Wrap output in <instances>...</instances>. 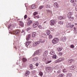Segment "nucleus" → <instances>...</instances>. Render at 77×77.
Instances as JSON below:
<instances>
[{
  "instance_id": "nucleus-1",
  "label": "nucleus",
  "mask_w": 77,
  "mask_h": 77,
  "mask_svg": "<svg viewBox=\"0 0 77 77\" xmlns=\"http://www.w3.org/2000/svg\"><path fill=\"white\" fill-rule=\"evenodd\" d=\"M59 41V39L58 38H54L52 40V43L54 44H57Z\"/></svg>"
},
{
  "instance_id": "nucleus-2",
  "label": "nucleus",
  "mask_w": 77,
  "mask_h": 77,
  "mask_svg": "<svg viewBox=\"0 0 77 77\" xmlns=\"http://www.w3.org/2000/svg\"><path fill=\"white\" fill-rule=\"evenodd\" d=\"M19 33L20 32L18 30H17L15 31H12L10 32V33L11 34V35H14V34H15V35H17V34H19Z\"/></svg>"
},
{
  "instance_id": "nucleus-3",
  "label": "nucleus",
  "mask_w": 77,
  "mask_h": 77,
  "mask_svg": "<svg viewBox=\"0 0 77 77\" xmlns=\"http://www.w3.org/2000/svg\"><path fill=\"white\" fill-rule=\"evenodd\" d=\"M41 52V50L36 51L34 52V54L33 55V56H35L36 55V54H39Z\"/></svg>"
},
{
  "instance_id": "nucleus-4",
  "label": "nucleus",
  "mask_w": 77,
  "mask_h": 77,
  "mask_svg": "<svg viewBox=\"0 0 77 77\" xmlns=\"http://www.w3.org/2000/svg\"><path fill=\"white\" fill-rule=\"evenodd\" d=\"M56 20H53L50 21V23H51V26H53L54 25V24L56 23Z\"/></svg>"
},
{
  "instance_id": "nucleus-5",
  "label": "nucleus",
  "mask_w": 77,
  "mask_h": 77,
  "mask_svg": "<svg viewBox=\"0 0 77 77\" xmlns=\"http://www.w3.org/2000/svg\"><path fill=\"white\" fill-rule=\"evenodd\" d=\"M38 24H39V23H38V22H36L34 23L33 25V28H35L36 27H37V26H38Z\"/></svg>"
},
{
  "instance_id": "nucleus-6",
  "label": "nucleus",
  "mask_w": 77,
  "mask_h": 77,
  "mask_svg": "<svg viewBox=\"0 0 77 77\" xmlns=\"http://www.w3.org/2000/svg\"><path fill=\"white\" fill-rule=\"evenodd\" d=\"M64 58L63 57L60 58L57 60V61L58 63H59V62H60L61 61H63V60H64Z\"/></svg>"
},
{
  "instance_id": "nucleus-7",
  "label": "nucleus",
  "mask_w": 77,
  "mask_h": 77,
  "mask_svg": "<svg viewBox=\"0 0 77 77\" xmlns=\"http://www.w3.org/2000/svg\"><path fill=\"white\" fill-rule=\"evenodd\" d=\"M40 43V42L39 41H37L36 42H34L33 44V46H36L38 45H39Z\"/></svg>"
},
{
  "instance_id": "nucleus-8",
  "label": "nucleus",
  "mask_w": 77,
  "mask_h": 77,
  "mask_svg": "<svg viewBox=\"0 0 77 77\" xmlns=\"http://www.w3.org/2000/svg\"><path fill=\"white\" fill-rule=\"evenodd\" d=\"M19 25L20 26H21L22 27H24V23L22 21H20L19 22Z\"/></svg>"
},
{
  "instance_id": "nucleus-9",
  "label": "nucleus",
  "mask_w": 77,
  "mask_h": 77,
  "mask_svg": "<svg viewBox=\"0 0 77 77\" xmlns=\"http://www.w3.org/2000/svg\"><path fill=\"white\" fill-rule=\"evenodd\" d=\"M45 69L47 72H49L51 69V67H46L45 68Z\"/></svg>"
},
{
  "instance_id": "nucleus-10",
  "label": "nucleus",
  "mask_w": 77,
  "mask_h": 77,
  "mask_svg": "<svg viewBox=\"0 0 77 77\" xmlns=\"http://www.w3.org/2000/svg\"><path fill=\"white\" fill-rule=\"evenodd\" d=\"M66 38L65 37H62L60 39L61 41H63V42H64L66 41Z\"/></svg>"
},
{
  "instance_id": "nucleus-11",
  "label": "nucleus",
  "mask_w": 77,
  "mask_h": 77,
  "mask_svg": "<svg viewBox=\"0 0 77 77\" xmlns=\"http://www.w3.org/2000/svg\"><path fill=\"white\" fill-rule=\"evenodd\" d=\"M72 61H74L73 59H71L68 61V64L69 65H72Z\"/></svg>"
},
{
  "instance_id": "nucleus-12",
  "label": "nucleus",
  "mask_w": 77,
  "mask_h": 77,
  "mask_svg": "<svg viewBox=\"0 0 77 77\" xmlns=\"http://www.w3.org/2000/svg\"><path fill=\"white\" fill-rule=\"evenodd\" d=\"M72 13L71 12H69L67 15V17H72Z\"/></svg>"
},
{
  "instance_id": "nucleus-13",
  "label": "nucleus",
  "mask_w": 77,
  "mask_h": 77,
  "mask_svg": "<svg viewBox=\"0 0 77 77\" xmlns=\"http://www.w3.org/2000/svg\"><path fill=\"white\" fill-rule=\"evenodd\" d=\"M54 6L56 8H59V6L57 2H55L54 4Z\"/></svg>"
},
{
  "instance_id": "nucleus-14",
  "label": "nucleus",
  "mask_w": 77,
  "mask_h": 77,
  "mask_svg": "<svg viewBox=\"0 0 77 77\" xmlns=\"http://www.w3.org/2000/svg\"><path fill=\"white\" fill-rule=\"evenodd\" d=\"M68 18H69V21H73V20L74 19V17H71Z\"/></svg>"
},
{
  "instance_id": "nucleus-15",
  "label": "nucleus",
  "mask_w": 77,
  "mask_h": 77,
  "mask_svg": "<svg viewBox=\"0 0 77 77\" xmlns=\"http://www.w3.org/2000/svg\"><path fill=\"white\" fill-rule=\"evenodd\" d=\"M32 23V21L31 20H29V21L27 23V26H29Z\"/></svg>"
},
{
  "instance_id": "nucleus-16",
  "label": "nucleus",
  "mask_w": 77,
  "mask_h": 77,
  "mask_svg": "<svg viewBox=\"0 0 77 77\" xmlns=\"http://www.w3.org/2000/svg\"><path fill=\"white\" fill-rule=\"evenodd\" d=\"M31 36V35L30 34H29L27 36H26V40L29 41Z\"/></svg>"
},
{
  "instance_id": "nucleus-17",
  "label": "nucleus",
  "mask_w": 77,
  "mask_h": 77,
  "mask_svg": "<svg viewBox=\"0 0 77 77\" xmlns=\"http://www.w3.org/2000/svg\"><path fill=\"white\" fill-rule=\"evenodd\" d=\"M62 49H63L62 47H59V48H57V50L58 51H62Z\"/></svg>"
},
{
  "instance_id": "nucleus-18",
  "label": "nucleus",
  "mask_w": 77,
  "mask_h": 77,
  "mask_svg": "<svg viewBox=\"0 0 77 77\" xmlns=\"http://www.w3.org/2000/svg\"><path fill=\"white\" fill-rule=\"evenodd\" d=\"M48 54V51H45L43 54V56H46Z\"/></svg>"
},
{
  "instance_id": "nucleus-19",
  "label": "nucleus",
  "mask_w": 77,
  "mask_h": 77,
  "mask_svg": "<svg viewBox=\"0 0 77 77\" xmlns=\"http://www.w3.org/2000/svg\"><path fill=\"white\" fill-rule=\"evenodd\" d=\"M76 66H75L72 65L71 67H70V69L71 70L74 69H75L76 68Z\"/></svg>"
},
{
  "instance_id": "nucleus-20",
  "label": "nucleus",
  "mask_w": 77,
  "mask_h": 77,
  "mask_svg": "<svg viewBox=\"0 0 77 77\" xmlns=\"http://www.w3.org/2000/svg\"><path fill=\"white\" fill-rule=\"evenodd\" d=\"M32 60H34V61H37L38 60V57H34Z\"/></svg>"
},
{
  "instance_id": "nucleus-21",
  "label": "nucleus",
  "mask_w": 77,
  "mask_h": 77,
  "mask_svg": "<svg viewBox=\"0 0 77 77\" xmlns=\"http://www.w3.org/2000/svg\"><path fill=\"white\" fill-rule=\"evenodd\" d=\"M21 33H22V35H23L24 36L25 35L26 33H25V32L24 31V30L23 29H22V31H21Z\"/></svg>"
},
{
  "instance_id": "nucleus-22",
  "label": "nucleus",
  "mask_w": 77,
  "mask_h": 77,
  "mask_svg": "<svg viewBox=\"0 0 77 77\" xmlns=\"http://www.w3.org/2000/svg\"><path fill=\"white\" fill-rule=\"evenodd\" d=\"M29 74H30V72H29V71H27L25 72V75L26 76H27L28 75H29Z\"/></svg>"
},
{
  "instance_id": "nucleus-23",
  "label": "nucleus",
  "mask_w": 77,
  "mask_h": 77,
  "mask_svg": "<svg viewBox=\"0 0 77 77\" xmlns=\"http://www.w3.org/2000/svg\"><path fill=\"white\" fill-rule=\"evenodd\" d=\"M64 18H65V17L62 16H60L58 17V19L60 20H63V19H64Z\"/></svg>"
},
{
  "instance_id": "nucleus-24",
  "label": "nucleus",
  "mask_w": 77,
  "mask_h": 77,
  "mask_svg": "<svg viewBox=\"0 0 77 77\" xmlns=\"http://www.w3.org/2000/svg\"><path fill=\"white\" fill-rule=\"evenodd\" d=\"M64 76V74H60L58 75V77H63Z\"/></svg>"
},
{
  "instance_id": "nucleus-25",
  "label": "nucleus",
  "mask_w": 77,
  "mask_h": 77,
  "mask_svg": "<svg viewBox=\"0 0 77 77\" xmlns=\"http://www.w3.org/2000/svg\"><path fill=\"white\" fill-rule=\"evenodd\" d=\"M50 54H51V55H54V54H55V52L54 51H52L50 52Z\"/></svg>"
},
{
  "instance_id": "nucleus-26",
  "label": "nucleus",
  "mask_w": 77,
  "mask_h": 77,
  "mask_svg": "<svg viewBox=\"0 0 77 77\" xmlns=\"http://www.w3.org/2000/svg\"><path fill=\"white\" fill-rule=\"evenodd\" d=\"M31 8L33 9H35L36 8V5L34 4L32 5L31 7Z\"/></svg>"
},
{
  "instance_id": "nucleus-27",
  "label": "nucleus",
  "mask_w": 77,
  "mask_h": 77,
  "mask_svg": "<svg viewBox=\"0 0 77 77\" xmlns=\"http://www.w3.org/2000/svg\"><path fill=\"white\" fill-rule=\"evenodd\" d=\"M36 32H33L32 33V36L33 38L35 37L36 36Z\"/></svg>"
},
{
  "instance_id": "nucleus-28",
  "label": "nucleus",
  "mask_w": 77,
  "mask_h": 77,
  "mask_svg": "<svg viewBox=\"0 0 77 77\" xmlns=\"http://www.w3.org/2000/svg\"><path fill=\"white\" fill-rule=\"evenodd\" d=\"M77 2L76 0H71V2L72 3H75Z\"/></svg>"
},
{
  "instance_id": "nucleus-29",
  "label": "nucleus",
  "mask_w": 77,
  "mask_h": 77,
  "mask_svg": "<svg viewBox=\"0 0 77 77\" xmlns=\"http://www.w3.org/2000/svg\"><path fill=\"white\" fill-rule=\"evenodd\" d=\"M51 60H47V61L46 62V64H48V63H51Z\"/></svg>"
},
{
  "instance_id": "nucleus-30",
  "label": "nucleus",
  "mask_w": 77,
  "mask_h": 77,
  "mask_svg": "<svg viewBox=\"0 0 77 77\" xmlns=\"http://www.w3.org/2000/svg\"><path fill=\"white\" fill-rule=\"evenodd\" d=\"M43 60L44 62H46V60H47V58H46V56H45V57H44L43 59Z\"/></svg>"
},
{
  "instance_id": "nucleus-31",
  "label": "nucleus",
  "mask_w": 77,
  "mask_h": 77,
  "mask_svg": "<svg viewBox=\"0 0 77 77\" xmlns=\"http://www.w3.org/2000/svg\"><path fill=\"white\" fill-rule=\"evenodd\" d=\"M44 7V6L43 5H41L39 7V9L41 10V9H42Z\"/></svg>"
},
{
  "instance_id": "nucleus-32",
  "label": "nucleus",
  "mask_w": 77,
  "mask_h": 77,
  "mask_svg": "<svg viewBox=\"0 0 77 77\" xmlns=\"http://www.w3.org/2000/svg\"><path fill=\"white\" fill-rule=\"evenodd\" d=\"M58 24L62 25L63 24V22L62 21H60L58 22Z\"/></svg>"
},
{
  "instance_id": "nucleus-33",
  "label": "nucleus",
  "mask_w": 77,
  "mask_h": 77,
  "mask_svg": "<svg viewBox=\"0 0 77 77\" xmlns=\"http://www.w3.org/2000/svg\"><path fill=\"white\" fill-rule=\"evenodd\" d=\"M72 75V74L69 73L67 74V77H70Z\"/></svg>"
},
{
  "instance_id": "nucleus-34",
  "label": "nucleus",
  "mask_w": 77,
  "mask_h": 77,
  "mask_svg": "<svg viewBox=\"0 0 77 77\" xmlns=\"http://www.w3.org/2000/svg\"><path fill=\"white\" fill-rule=\"evenodd\" d=\"M23 62H26L27 61V59L25 58H23Z\"/></svg>"
},
{
  "instance_id": "nucleus-35",
  "label": "nucleus",
  "mask_w": 77,
  "mask_h": 77,
  "mask_svg": "<svg viewBox=\"0 0 77 77\" xmlns=\"http://www.w3.org/2000/svg\"><path fill=\"white\" fill-rule=\"evenodd\" d=\"M67 28H69V27H71V24L70 23H68L67 25Z\"/></svg>"
},
{
  "instance_id": "nucleus-36",
  "label": "nucleus",
  "mask_w": 77,
  "mask_h": 77,
  "mask_svg": "<svg viewBox=\"0 0 77 77\" xmlns=\"http://www.w3.org/2000/svg\"><path fill=\"white\" fill-rule=\"evenodd\" d=\"M45 41V40L41 39L40 40V42L41 43H43V42H44Z\"/></svg>"
},
{
  "instance_id": "nucleus-37",
  "label": "nucleus",
  "mask_w": 77,
  "mask_h": 77,
  "mask_svg": "<svg viewBox=\"0 0 77 77\" xmlns=\"http://www.w3.org/2000/svg\"><path fill=\"white\" fill-rule=\"evenodd\" d=\"M74 30L75 32V33L76 34V33L77 32V30H76V28H75V27H74Z\"/></svg>"
},
{
  "instance_id": "nucleus-38",
  "label": "nucleus",
  "mask_w": 77,
  "mask_h": 77,
  "mask_svg": "<svg viewBox=\"0 0 77 77\" xmlns=\"http://www.w3.org/2000/svg\"><path fill=\"white\" fill-rule=\"evenodd\" d=\"M39 74L41 76H42V75H43V73H42V72H40L39 73Z\"/></svg>"
},
{
  "instance_id": "nucleus-39",
  "label": "nucleus",
  "mask_w": 77,
  "mask_h": 77,
  "mask_svg": "<svg viewBox=\"0 0 77 77\" xmlns=\"http://www.w3.org/2000/svg\"><path fill=\"white\" fill-rule=\"evenodd\" d=\"M52 58H53V59H56L57 58L56 55H53L52 57Z\"/></svg>"
},
{
  "instance_id": "nucleus-40",
  "label": "nucleus",
  "mask_w": 77,
  "mask_h": 77,
  "mask_svg": "<svg viewBox=\"0 0 77 77\" xmlns=\"http://www.w3.org/2000/svg\"><path fill=\"white\" fill-rule=\"evenodd\" d=\"M38 12H36V11H35L34 13H33V15H34V16H35V15H36L37 14H38Z\"/></svg>"
},
{
  "instance_id": "nucleus-41",
  "label": "nucleus",
  "mask_w": 77,
  "mask_h": 77,
  "mask_svg": "<svg viewBox=\"0 0 77 77\" xmlns=\"http://www.w3.org/2000/svg\"><path fill=\"white\" fill-rule=\"evenodd\" d=\"M29 68L30 69H33V66L32 64H31L30 65Z\"/></svg>"
},
{
  "instance_id": "nucleus-42",
  "label": "nucleus",
  "mask_w": 77,
  "mask_h": 77,
  "mask_svg": "<svg viewBox=\"0 0 77 77\" xmlns=\"http://www.w3.org/2000/svg\"><path fill=\"white\" fill-rule=\"evenodd\" d=\"M49 7H50V6L49 5H46V8H47V9H48V8H49Z\"/></svg>"
},
{
  "instance_id": "nucleus-43",
  "label": "nucleus",
  "mask_w": 77,
  "mask_h": 77,
  "mask_svg": "<svg viewBox=\"0 0 77 77\" xmlns=\"http://www.w3.org/2000/svg\"><path fill=\"white\" fill-rule=\"evenodd\" d=\"M29 45V43L28 42H26V47H28V45Z\"/></svg>"
},
{
  "instance_id": "nucleus-44",
  "label": "nucleus",
  "mask_w": 77,
  "mask_h": 77,
  "mask_svg": "<svg viewBox=\"0 0 77 77\" xmlns=\"http://www.w3.org/2000/svg\"><path fill=\"white\" fill-rule=\"evenodd\" d=\"M30 29H31V28H30V27L28 28L27 29H26V31L27 32H28V31H29V30H30Z\"/></svg>"
},
{
  "instance_id": "nucleus-45",
  "label": "nucleus",
  "mask_w": 77,
  "mask_h": 77,
  "mask_svg": "<svg viewBox=\"0 0 77 77\" xmlns=\"http://www.w3.org/2000/svg\"><path fill=\"white\" fill-rule=\"evenodd\" d=\"M70 47L72 48H74V45H71Z\"/></svg>"
},
{
  "instance_id": "nucleus-46",
  "label": "nucleus",
  "mask_w": 77,
  "mask_h": 77,
  "mask_svg": "<svg viewBox=\"0 0 77 77\" xmlns=\"http://www.w3.org/2000/svg\"><path fill=\"white\" fill-rule=\"evenodd\" d=\"M53 38V36H52V35H49V39H51V38Z\"/></svg>"
},
{
  "instance_id": "nucleus-47",
  "label": "nucleus",
  "mask_w": 77,
  "mask_h": 77,
  "mask_svg": "<svg viewBox=\"0 0 77 77\" xmlns=\"http://www.w3.org/2000/svg\"><path fill=\"white\" fill-rule=\"evenodd\" d=\"M38 28L40 29H42V26H41V25H39L38 26Z\"/></svg>"
},
{
  "instance_id": "nucleus-48",
  "label": "nucleus",
  "mask_w": 77,
  "mask_h": 77,
  "mask_svg": "<svg viewBox=\"0 0 77 77\" xmlns=\"http://www.w3.org/2000/svg\"><path fill=\"white\" fill-rule=\"evenodd\" d=\"M23 67H24L25 68L26 67V65L25 63L23 64Z\"/></svg>"
},
{
  "instance_id": "nucleus-49",
  "label": "nucleus",
  "mask_w": 77,
  "mask_h": 77,
  "mask_svg": "<svg viewBox=\"0 0 77 77\" xmlns=\"http://www.w3.org/2000/svg\"><path fill=\"white\" fill-rule=\"evenodd\" d=\"M63 72H67V70L66 69H64L63 70Z\"/></svg>"
},
{
  "instance_id": "nucleus-50",
  "label": "nucleus",
  "mask_w": 77,
  "mask_h": 77,
  "mask_svg": "<svg viewBox=\"0 0 77 77\" xmlns=\"http://www.w3.org/2000/svg\"><path fill=\"white\" fill-rule=\"evenodd\" d=\"M11 26H12V25H8V28L11 29Z\"/></svg>"
},
{
  "instance_id": "nucleus-51",
  "label": "nucleus",
  "mask_w": 77,
  "mask_h": 77,
  "mask_svg": "<svg viewBox=\"0 0 77 77\" xmlns=\"http://www.w3.org/2000/svg\"><path fill=\"white\" fill-rule=\"evenodd\" d=\"M59 55H60V56H62V53L60 52L59 53Z\"/></svg>"
},
{
  "instance_id": "nucleus-52",
  "label": "nucleus",
  "mask_w": 77,
  "mask_h": 77,
  "mask_svg": "<svg viewBox=\"0 0 77 77\" xmlns=\"http://www.w3.org/2000/svg\"><path fill=\"white\" fill-rule=\"evenodd\" d=\"M74 26V25L71 24L70 27H71V28L73 27Z\"/></svg>"
},
{
  "instance_id": "nucleus-53",
  "label": "nucleus",
  "mask_w": 77,
  "mask_h": 77,
  "mask_svg": "<svg viewBox=\"0 0 77 77\" xmlns=\"http://www.w3.org/2000/svg\"><path fill=\"white\" fill-rule=\"evenodd\" d=\"M35 65L36 66H38L39 65V63H36L35 64Z\"/></svg>"
},
{
  "instance_id": "nucleus-54",
  "label": "nucleus",
  "mask_w": 77,
  "mask_h": 77,
  "mask_svg": "<svg viewBox=\"0 0 77 77\" xmlns=\"http://www.w3.org/2000/svg\"><path fill=\"white\" fill-rule=\"evenodd\" d=\"M24 19H26V18H27V15H26L24 16Z\"/></svg>"
},
{
  "instance_id": "nucleus-55",
  "label": "nucleus",
  "mask_w": 77,
  "mask_h": 77,
  "mask_svg": "<svg viewBox=\"0 0 77 77\" xmlns=\"http://www.w3.org/2000/svg\"><path fill=\"white\" fill-rule=\"evenodd\" d=\"M58 73H60V69L59 70L57 71Z\"/></svg>"
},
{
  "instance_id": "nucleus-56",
  "label": "nucleus",
  "mask_w": 77,
  "mask_h": 77,
  "mask_svg": "<svg viewBox=\"0 0 77 77\" xmlns=\"http://www.w3.org/2000/svg\"><path fill=\"white\" fill-rule=\"evenodd\" d=\"M47 33H50V31L48 30L47 32Z\"/></svg>"
},
{
  "instance_id": "nucleus-57",
  "label": "nucleus",
  "mask_w": 77,
  "mask_h": 77,
  "mask_svg": "<svg viewBox=\"0 0 77 77\" xmlns=\"http://www.w3.org/2000/svg\"><path fill=\"white\" fill-rule=\"evenodd\" d=\"M28 42L29 43V44L30 43H31V42H32V41H28Z\"/></svg>"
},
{
  "instance_id": "nucleus-58",
  "label": "nucleus",
  "mask_w": 77,
  "mask_h": 77,
  "mask_svg": "<svg viewBox=\"0 0 77 77\" xmlns=\"http://www.w3.org/2000/svg\"><path fill=\"white\" fill-rule=\"evenodd\" d=\"M36 18H39V16H36L35 17Z\"/></svg>"
},
{
  "instance_id": "nucleus-59",
  "label": "nucleus",
  "mask_w": 77,
  "mask_h": 77,
  "mask_svg": "<svg viewBox=\"0 0 77 77\" xmlns=\"http://www.w3.org/2000/svg\"><path fill=\"white\" fill-rule=\"evenodd\" d=\"M54 29L53 28H51V31H53V30Z\"/></svg>"
},
{
  "instance_id": "nucleus-60",
  "label": "nucleus",
  "mask_w": 77,
  "mask_h": 77,
  "mask_svg": "<svg viewBox=\"0 0 77 77\" xmlns=\"http://www.w3.org/2000/svg\"><path fill=\"white\" fill-rule=\"evenodd\" d=\"M47 35H49V34H50V33H48V32H47Z\"/></svg>"
},
{
  "instance_id": "nucleus-61",
  "label": "nucleus",
  "mask_w": 77,
  "mask_h": 77,
  "mask_svg": "<svg viewBox=\"0 0 77 77\" xmlns=\"http://www.w3.org/2000/svg\"><path fill=\"white\" fill-rule=\"evenodd\" d=\"M46 23V21H45V22H44V23Z\"/></svg>"
},
{
  "instance_id": "nucleus-62",
  "label": "nucleus",
  "mask_w": 77,
  "mask_h": 77,
  "mask_svg": "<svg viewBox=\"0 0 77 77\" xmlns=\"http://www.w3.org/2000/svg\"><path fill=\"white\" fill-rule=\"evenodd\" d=\"M54 72L55 73H56V71H54Z\"/></svg>"
},
{
  "instance_id": "nucleus-63",
  "label": "nucleus",
  "mask_w": 77,
  "mask_h": 77,
  "mask_svg": "<svg viewBox=\"0 0 77 77\" xmlns=\"http://www.w3.org/2000/svg\"><path fill=\"white\" fill-rule=\"evenodd\" d=\"M76 17H77V14H76Z\"/></svg>"
},
{
  "instance_id": "nucleus-64",
  "label": "nucleus",
  "mask_w": 77,
  "mask_h": 77,
  "mask_svg": "<svg viewBox=\"0 0 77 77\" xmlns=\"http://www.w3.org/2000/svg\"><path fill=\"white\" fill-rule=\"evenodd\" d=\"M20 20V19H18V20Z\"/></svg>"
}]
</instances>
